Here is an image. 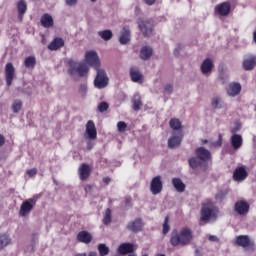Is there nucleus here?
Returning a JSON list of instances; mask_svg holds the SVG:
<instances>
[{
  "label": "nucleus",
  "mask_w": 256,
  "mask_h": 256,
  "mask_svg": "<svg viewBox=\"0 0 256 256\" xmlns=\"http://www.w3.org/2000/svg\"><path fill=\"white\" fill-rule=\"evenodd\" d=\"M193 239V230L189 227H183L180 231L173 229L169 241L172 247H187V245H191Z\"/></svg>",
  "instance_id": "f257e3e1"
},
{
  "label": "nucleus",
  "mask_w": 256,
  "mask_h": 256,
  "mask_svg": "<svg viewBox=\"0 0 256 256\" xmlns=\"http://www.w3.org/2000/svg\"><path fill=\"white\" fill-rule=\"evenodd\" d=\"M219 217V209L213 204V201L206 200L202 203L200 209V221L203 223H215Z\"/></svg>",
  "instance_id": "f03ea898"
},
{
  "label": "nucleus",
  "mask_w": 256,
  "mask_h": 256,
  "mask_svg": "<svg viewBox=\"0 0 256 256\" xmlns=\"http://www.w3.org/2000/svg\"><path fill=\"white\" fill-rule=\"evenodd\" d=\"M68 75L70 77H87L89 66L84 62H78L73 59L68 60Z\"/></svg>",
  "instance_id": "7ed1b4c3"
},
{
  "label": "nucleus",
  "mask_w": 256,
  "mask_h": 256,
  "mask_svg": "<svg viewBox=\"0 0 256 256\" xmlns=\"http://www.w3.org/2000/svg\"><path fill=\"white\" fill-rule=\"evenodd\" d=\"M96 77L94 79V87L96 89H105L109 85V76L105 69L96 68Z\"/></svg>",
  "instance_id": "20e7f679"
},
{
  "label": "nucleus",
  "mask_w": 256,
  "mask_h": 256,
  "mask_svg": "<svg viewBox=\"0 0 256 256\" xmlns=\"http://www.w3.org/2000/svg\"><path fill=\"white\" fill-rule=\"evenodd\" d=\"M39 200V196H34L33 198H30L26 201H24L19 210L20 217H27L31 211H33V208L35 205H37V201Z\"/></svg>",
  "instance_id": "39448f33"
},
{
  "label": "nucleus",
  "mask_w": 256,
  "mask_h": 256,
  "mask_svg": "<svg viewBox=\"0 0 256 256\" xmlns=\"http://www.w3.org/2000/svg\"><path fill=\"white\" fill-rule=\"evenodd\" d=\"M86 63L91 65L94 70L101 68V60L95 51H88L85 55Z\"/></svg>",
  "instance_id": "423d86ee"
},
{
  "label": "nucleus",
  "mask_w": 256,
  "mask_h": 256,
  "mask_svg": "<svg viewBox=\"0 0 256 256\" xmlns=\"http://www.w3.org/2000/svg\"><path fill=\"white\" fill-rule=\"evenodd\" d=\"M138 27L145 37L153 35V20H140L138 21Z\"/></svg>",
  "instance_id": "0eeeda50"
},
{
  "label": "nucleus",
  "mask_w": 256,
  "mask_h": 256,
  "mask_svg": "<svg viewBox=\"0 0 256 256\" xmlns=\"http://www.w3.org/2000/svg\"><path fill=\"white\" fill-rule=\"evenodd\" d=\"M5 79L7 87H11L13 79H15V66L11 62H8L5 66Z\"/></svg>",
  "instance_id": "6e6552de"
},
{
  "label": "nucleus",
  "mask_w": 256,
  "mask_h": 256,
  "mask_svg": "<svg viewBox=\"0 0 256 256\" xmlns=\"http://www.w3.org/2000/svg\"><path fill=\"white\" fill-rule=\"evenodd\" d=\"M195 155L203 163H207L208 161H211V159H212L211 151H209L208 149H206L203 146L195 149Z\"/></svg>",
  "instance_id": "1a4fd4ad"
},
{
  "label": "nucleus",
  "mask_w": 256,
  "mask_h": 256,
  "mask_svg": "<svg viewBox=\"0 0 256 256\" xmlns=\"http://www.w3.org/2000/svg\"><path fill=\"white\" fill-rule=\"evenodd\" d=\"M250 205L245 200H240L235 202L234 211L241 216L247 215L249 213Z\"/></svg>",
  "instance_id": "9d476101"
},
{
  "label": "nucleus",
  "mask_w": 256,
  "mask_h": 256,
  "mask_svg": "<svg viewBox=\"0 0 256 256\" xmlns=\"http://www.w3.org/2000/svg\"><path fill=\"white\" fill-rule=\"evenodd\" d=\"M150 191L152 195H159L163 191V182L161 181V176H156L152 179L150 183Z\"/></svg>",
  "instance_id": "9b49d317"
},
{
  "label": "nucleus",
  "mask_w": 256,
  "mask_h": 256,
  "mask_svg": "<svg viewBox=\"0 0 256 256\" xmlns=\"http://www.w3.org/2000/svg\"><path fill=\"white\" fill-rule=\"evenodd\" d=\"M182 141H183V131H178L174 133L173 136L168 139L169 149H175V147H179Z\"/></svg>",
  "instance_id": "f8f14e48"
},
{
  "label": "nucleus",
  "mask_w": 256,
  "mask_h": 256,
  "mask_svg": "<svg viewBox=\"0 0 256 256\" xmlns=\"http://www.w3.org/2000/svg\"><path fill=\"white\" fill-rule=\"evenodd\" d=\"M235 243L238 247H243L244 249H247V247H255V242L251 241L248 235L237 236Z\"/></svg>",
  "instance_id": "ddd939ff"
},
{
  "label": "nucleus",
  "mask_w": 256,
  "mask_h": 256,
  "mask_svg": "<svg viewBox=\"0 0 256 256\" xmlns=\"http://www.w3.org/2000/svg\"><path fill=\"white\" fill-rule=\"evenodd\" d=\"M216 13L221 15V17H227V15L231 12V3L229 2H223L221 4H218L215 7Z\"/></svg>",
  "instance_id": "4468645a"
},
{
  "label": "nucleus",
  "mask_w": 256,
  "mask_h": 256,
  "mask_svg": "<svg viewBox=\"0 0 256 256\" xmlns=\"http://www.w3.org/2000/svg\"><path fill=\"white\" fill-rule=\"evenodd\" d=\"M201 73H203L206 77H209V75L213 72V60L211 58H206L201 66Z\"/></svg>",
  "instance_id": "2eb2a0df"
},
{
  "label": "nucleus",
  "mask_w": 256,
  "mask_h": 256,
  "mask_svg": "<svg viewBox=\"0 0 256 256\" xmlns=\"http://www.w3.org/2000/svg\"><path fill=\"white\" fill-rule=\"evenodd\" d=\"M248 175L249 174L247 173L245 166H241L234 170L233 179L234 181H245Z\"/></svg>",
  "instance_id": "dca6fc26"
},
{
  "label": "nucleus",
  "mask_w": 256,
  "mask_h": 256,
  "mask_svg": "<svg viewBox=\"0 0 256 256\" xmlns=\"http://www.w3.org/2000/svg\"><path fill=\"white\" fill-rule=\"evenodd\" d=\"M131 41V30L129 26H124L120 32L119 43L121 45H127Z\"/></svg>",
  "instance_id": "f3484780"
},
{
  "label": "nucleus",
  "mask_w": 256,
  "mask_h": 256,
  "mask_svg": "<svg viewBox=\"0 0 256 256\" xmlns=\"http://www.w3.org/2000/svg\"><path fill=\"white\" fill-rule=\"evenodd\" d=\"M126 229H128V231H133V233H139V231L143 229V220L138 218L132 222H129Z\"/></svg>",
  "instance_id": "a211bd4d"
},
{
  "label": "nucleus",
  "mask_w": 256,
  "mask_h": 256,
  "mask_svg": "<svg viewBox=\"0 0 256 256\" xmlns=\"http://www.w3.org/2000/svg\"><path fill=\"white\" fill-rule=\"evenodd\" d=\"M242 67L244 71H253L256 67V56L251 55L248 58H245L242 62Z\"/></svg>",
  "instance_id": "6ab92c4d"
},
{
  "label": "nucleus",
  "mask_w": 256,
  "mask_h": 256,
  "mask_svg": "<svg viewBox=\"0 0 256 256\" xmlns=\"http://www.w3.org/2000/svg\"><path fill=\"white\" fill-rule=\"evenodd\" d=\"M241 93V84L237 82L230 83L227 87L229 97H237Z\"/></svg>",
  "instance_id": "aec40b11"
},
{
  "label": "nucleus",
  "mask_w": 256,
  "mask_h": 256,
  "mask_svg": "<svg viewBox=\"0 0 256 256\" xmlns=\"http://www.w3.org/2000/svg\"><path fill=\"white\" fill-rule=\"evenodd\" d=\"M40 23H41L42 27H44L45 29H51V27H53V25H55L53 16H51L50 14H47V13H45L41 16Z\"/></svg>",
  "instance_id": "412c9836"
},
{
  "label": "nucleus",
  "mask_w": 256,
  "mask_h": 256,
  "mask_svg": "<svg viewBox=\"0 0 256 256\" xmlns=\"http://www.w3.org/2000/svg\"><path fill=\"white\" fill-rule=\"evenodd\" d=\"M86 133L88 135V139H97V128H95V123L92 120H89L86 124Z\"/></svg>",
  "instance_id": "4be33fe9"
},
{
  "label": "nucleus",
  "mask_w": 256,
  "mask_h": 256,
  "mask_svg": "<svg viewBox=\"0 0 256 256\" xmlns=\"http://www.w3.org/2000/svg\"><path fill=\"white\" fill-rule=\"evenodd\" d=\"M79 175L81 181H85V179H89V175H91V167H89V164H82L79 169Z\"/></svg>",
  "instance_id": "5701e85b"
},
{
  "label": "nucleus",
  "mask_w": 256,
  "mask_h": 256,
  "mask_svg": "<svg viewBox=\"0 0 256 256\" xmlns=\"http://www.w3.org/2000/svg\"><path fill=\"white\" fill-rule=\"evenodd\" d=\"M17 11L19 21H23V15L27 13V1L20 0L17 2Z\"/></svg>",
  "instance_id": "b1692460"
},
{
  "label": "nucleus",
  "mask_w": 256,
  "mask_h": 256,
  "mask_svg": "<svg viewBox=\"0 0 256 256\" xmlns=\"http://www.w3.org/2000/svg\"><path fill=\"white\" fill-rule=\"evenodd\" d=\"M130 79L133 83H143V74L132 67L130 68Z\"/></svg>",
  "instance_id": "393cba45"
},
{
  "label": "nucleus",
  "mask_w": 256,
  "mask_h": 256,
  "mask_svg": "<svg viewBox=\"0 0 256 256\" xmlns=\"http://www.w3.org/2000/svg\"><path fill=\"white\" fill-rule=\"evenodd\" d=\"M153 55V48L151 46H144L140 50V59L143 61H149Z\"/></svg>",
  "instance_id": "a878e982"
},
{
  "label": "nucleus",
  "mask_w": 256,
  "mask_h": 256,
  "mask_svg": "<svg viewBox=\"0 0 256 256\" xmlns=\"http://www.w3.org/2000/svg\"><path fill=\"white\" fill-rule=\"evenodd\" d=\"M231 145L235 151H237L238 149H241L243 145V137H241V135L239 134L232 135Z\"/></svg>",
  "instance_id": "bb28decb"
},
{
  "label": "nucleus",
  "mask_w": 256,
  "mask_h": 256,
  "mask_svg": "<svg viewBox=\"0 0 256 256\" xmlns=\"http://www.w3.org/2000/svg\"><path fill=\"white\" fill-rule=\"evenodd\" d=\"M77 239L80 243H85L88 245V243H91L93 241V236L87 231H81L77 235Z\"/></svg>",
  "instance_id": "cd10ccee"
},
{
  "label": "nucleus",
  "mask_w": 256,
  "mask_h": 256,
  "mask_svg": "<svg viewBox=\"0 0 256 256\" xmlns=\"http://www.w3.org/2000/svg\"><path fill=\"white\" fill-rule=\"evenodd\" d=\"M134 249L135 246L133 244L124 243L118 247V253H120V255H127L129 253H133Z\"/></svg>",
  "instance_id": "c85d7f7f"
},
{
  "label": "nucleus",
  "mask_w": 256,
  "mask_h": 256,
  "mask_svg": "<svg viewBox=\"0 0 256 256\" xmlns=\"http://www.w3.org/2000/svg\"><path fill=\"white\" fill-rule=\"evenodd\" d=\"M61 47H65V41L63 40V38H55L48 45V49H50V51H57V49H61Z\"/></svg>",
  "instance_id": "c756f323"
},
{
  "label": "nucleus",
  "mask_w": 256,
  "mask_h": 256,
  "mask_svg": "<svg viewBox=\"0 0 256 256\" xmlns=\"http://www.w3.org/2000/svg\"><path fill=\"white\" fill-rule=\"evenodd\" d=\"M172 185L178 193H184L186 189V185L185 183H183V180H181V178H173Z\"/></svg>",
  "instance_id": "7c9ffc66"
},
{
  "label": "nucleus",
  "mask_w": 256,
  "mask_h": 256,
  "mask_svg": "<svg viewBox=\"0 0 256 256\" xmlns=\"http://www.w3.org/2000/svg\"><path fill=\"white\" fill-rule=\"evenodd\" d=\"M11 243L12 240L9 234L0 233V251H3V249H5V247H7L8 245H11Z\"/></svg>",
  "instance_id": "2f4dec72"
},
{
  "label": "nucleus",
  "mask_w": 256,
  "mask_h": 256,
  "mask_svg": "<svg viewBox=\"0 0 256 256\" xmlns=\"http://www.w3.org/2000/svg\"><path fill=\"white\" fill-rule=\"evenodd\" d=\"M131 101H132L133 111H140L141 107H143V101L141 100V95L135 94Z\"/></svg>",
  "instance_id": "473e14b6"
},
{
  "label": "nucleus",
  "mask_w": 256,
  "mask_h": 256,
  "mask_svg": "<svg viewBox=\"0 0 256 256\" xmlns=\"http://www.w3.org/2000/svg\"><path fill=\"white\" fill-rule=\"evenodd\" d=\"M211 105L213 109H225L227 104L223 101V99L216 97L212 99Z\"/></svg>",
  "instance_id": "72a5a7b5"
},
{
  "label": "nucleus",
  "mask_w": 256,
  "mask_h": 256,
  "mask_svg": "<svg viewBox=\"0 0 256 256\" xmlns=\"http://www.w3.org/2000/svg\"><path fill=\"white\" fill-rule=\"evenodd\" d=\"M188 163H189V167H191V169H199V167H201L203 165V162L197 156L191 157L190 159H188Z\"/></svg>",
  "instance_id": "f704fd0d"
},
{
  "label": "nucleus",
  "mask_w": 256,
  "mask_h": 256,
  "mask_svg": "<svg viewBox=\"0 0 256 256\" xmlns=\"http://www.w3.org/2000/svg\"><path fill=\"white\" fill-rule=\"evenodd\" d=\"M98 36H100L103 41H111V39H113V31L109 29L98 31Z\"/></svg>",
  "instance_id": "c9c22d12"
},
{
  "label": "nucleus",
  "mask_w": 256,
  "mask_h": 256,
  "mask_svg": "<svg viewBox=\"0 0 256 256\" xmlns=\"http://www.w3.org/2000/svg\"><path fill=\"white\" fill-rule=\"evenodd\" d=\"M37 63L35 56H28L24 60V65L26 69H33Z\"/></svg>",
  "instance_id": "e433bc0d"
},
{
  "label": "nucleus",
  "mask_w": 256,
  "mask_h": 256,
  "mask_svg": "<svg viewBox=\"0 0 256 256\" xmlns=\"http://www.w3.org/2000/svg\"><path fill=\"white\" fill-rule=\"evenodd\" d=\"M169 125H170L171 129H173V131H178L177 133H179V131H181V120L180 119L172 118L169 121Z\"/></svg>",
  "instance_id": "4c0bfd02"
},
{
  "label": "nucleus",
  "mask_w": 256,
  "mask_h": 256,
  "mask_svg": "<svg viewBox=\"0 0 256 256\" xmlns=\"http://www.w3.org/2000/svg\"><path fill=\"white\" fill-rule=\"evenodd\" d=\"M109 251L110 249L108 248L107 244L105 243L98 244L99 256H107L109 255Z\"/></svg>",
  "instance_id": "58836bf2"
},
{
  "label": "nucleus",
  "mask_w": 256,
  "mask_h": 256,
  "mask_svg": "<svg viewBox=\"0 0 256 256\" xmlns=\"http://www.w3.org/2000/svg\"><path fill=\"white\" fill-rule=\"evenodd\" d=\"M23 107V102L21 100H14L12 104L13 113H19Z\"/></svg>",
  "instance_id": "ea45409f"
},
{
  "label": "nucleus",
  "mask_w": 256,
  "mask_h": 256,
  "mask_svg": "<svg viewBox=\"0 0 256 256\" xmlns=\"http://www.w3.org/2000/svg\"><path fill=\"white\" fill-rule=\"evenodd\" d=\"M102 222L103 225H111V210L109 208L106 209Z\"/></svg>",
  "instance_id": "a19ab883"
},
{
  "label": "nucleus",
  "mask_w": 256,
  "mask_h": 256,
  "mask_svg": "<svg viewBox=\"0 0 256 256\" xmlns=\"http://www.w3.org/2000/svg\"><path fill=\"white\" fill-rule=\"evenodd\" d=\"M88 87L87 84L83 83L79 85L78 93L81 97H87Z\"/></svg>",
  "instance_id": "79ce46f5"
},
{
  "label": "nucleus",
  "mask_w": 256,
  "mask_h": 256,
  "mask_svg": "<svg viewBox=\"0 0 256 256\" xmlns=\"http://www.w3.org/2000/svg\"><path fill=\"white\" fill-rule=\"evenodd\" d=\"M170 229H171V226H169V216H166L164 219L163 229H162L163 235H167Z\"/></svg>",
  "instance_id": "37998d69"
},
{
  "label": "nucleus",
  "mask_w": 256,
  "mask_h": 256,
  "mask_svg": "<svg viewBox=\"0 0 256 256\" xmlns=\"http://www.w3.org/2000/svg\"><path fill=\"white\" fill-rule=\"evenodd\" d=\"M107 109H109V104L105 101L101 102L98 105V111L99 113H105V111H107Z\"/></svg>",
  "instance_id": "c03bdc74"
},
{
  "label": "nucleus",
  "mask_w": 256,
  "mask_h": 256,
  "mask_svg": "<svg viewBox=\"0 0 256 256\" xmlns=\"http://www.w3.org/2000/svg\"><path fill=\"white\" fill-rule=\"evenodd\" d=\"M117 128L120 133H123L127 129V123L120 121L117 123Z\"/></svg>",
  "instance_id": "a18cd8bd"
},
{
  "label": "nucleus",
  "mask_w": 256,
  "mask_h": 256,
  "mask_svg": "<svg viewBox=\"0 0 256 256\" xmlns=\"http://www.w3.org/2000/svg\"><path fill=\"white\" fill-rule=\"evenodd\" d=\"M219 79L223 83V85L224 83H227L228 76L227 74H225V72H223V70H219Z\"/></svg>",
  "instance_id": "49530a36"
},
{
  "label": "nucleus",
  "mask_w": 256,
  "mask_h": 256,
  "mask_svg": "<svg viewBox=\"0 0 256 256\" xmlns=\"http://www.w3.org/2000/svg\"><path fill=\"white\" fill-rule=\"evenodd\" d=\"M213 147H221L223 145V135H218V140L212 143Z\"/></svg>",
  "instance_id": "de8ad7c7"
},
{
  "label": "nucleus",
  "mask_w": 256,
  "mask_h": 256,
  "mask_svg": "<svg viewBox=\"0 0 256 256\" xmlns=\"http://www.w3.org/2000/svg\"><path fill=\"white\" fill-rule=\"evenodd\" d=\"M182 49H183V45L182 44H177L175 49H174V55L176 57H179V54L181 53Z\"/></svg>",
  "instance_id": "09e8293b"
},
{
  "label": "nucleus",
  "mask_w": 256,
  "mask_h": 256,
  "mask_svg": "<svg viewBox=\"0 0 256 256\" xmlns=\"http://www.w3.org/2000/svg\"><path fill=\"white\" fill-rule=\"evenodd\" d=\"M164 91L168 93V95H171L173 93V84H166L164 86Z\"/></svg>",
  "instance_id": "8fccbe9b"
},
{
  "label": "nucleus",
  "mask_w": 256,
  "mask_h": 256,
  "mask_svg": "<svg viewBox=\"0 0 256 256\" xmlns=\"http://www.w3.org/2000/svg\"><path fill=\"white\" fill-rule=\"evenodd\" d=\"M215 199H216V201H223V199H225V192L219 191V192L215 195Z\"/></svg>",
  "instance_id": "3c124183"
},
{
  "label": "nucleus",
  "mask_w": 256,
  "mask_h": 256,
  "mask_svg": "<svg viewBox=\"0 0 256 256\" xmlns=\"http://www.w3.org/2000/svg\"><path fill=\"white\" fill-rule=\"evenodd\" d=\"M125 207H126V209H131V207H133V203H131L130 196L125 197Z\"/></svg>",
  "instance_id": "603ef678"
},
{
  "label": "nucleus",
  "mask_w": 256,
  "mask_h": 256,
  "mask_svg": "<svg viewBox=\"0 0 256 256\" xmlns=\"http://www.w3.org/2000/svg\"><path fill=\"white\" fill-rule=\"evenodd\" d=\"M241 131V123L235 122L234 127L231 129V133H237Z\"/></svg>",
  "instance_id": "864d4df0"
},
{
  "label": "nucleus",
  "mask_w": 256,
  "mask_h": 256,
  "mask_svg": "<svg viewBox=\"0 0 256 256\" xmlns=\"http://www.w3.org/2000/svg\"><path fill=\"white\" fill-rule=\"evenodd\" d=\"M26 173H27V175H29V177H35L37 175V168L27 170Z\"/></svg>",
  "instance_id": "5fc2aeb1"
},
{
  "label": "nucleus",
  "mask_w": 256,
  "mask_h": 256,
  "mask_svg": "<svg viewBox=\"0 0 256 256\" xmlns=\"http://www.w3.org/2000/svg\"><path fill=\"white\" fill-rule=\"evenodd\" d=\"M208 239L212 243H219V237H217L216 235H210Z\"/></svg>",
  "instance_id": "6e6d98bb"
},
{
  "label": "nucleus",
  "mask_w": 256,
  "mask_h": 256,
  "mask_svg": "<svg viewBox=\"0 0 256 256\" xmlns=\"http://www.w3.org/2000/svg\"><path fill=\"white\" fill-rule=\"evenodd\" d=\"M65 3L68 7H73V5H77V0H65Z\"/></svg>",
  "instance_id": "4d7b16f0"
},
{
  "label": "nucleus",
  "mask_w": 256,
  "mask_h": 256,
  "mask_svg": "<svg viewBox=\"0 0 256 256\" xmlns=\"http://www.w3.org/2000/svg\"><path fill=\"white\" fill-rule=\"evenodd\" d=\"M195 256H203V248H196Z\"/></svg>",
  "instance_id": "13d9d810"
},
{
  "label": "nucleus",
  "mask_w": 256,
  "mask_h": 256,
  "mask_svg": "<svg viewBox=\"0 0 256 256\" xmlns=\"http://www.w3.org/2000/svg\"><path fill=\"white\" fill-rule=\"evenodd\" d=\"M5 145V136L3 134H0V147H3Z\"/></svg>",
  "instance_id": "bf43d9fd"
},
{
  "label": "nucleus",
  "mask_w": 256,
  "mask_h": 256,
  "mask_svg": "<svg viewBox=\"0 0 256 256\" xmlns=\"http://www.w3.org/2000/svg\"><path fill=\"white\" fill-rule=\"evenodd\" d=\"M155 1L156 0H144V3H146V5H155Z\"/></svg>",
  "instance_id": "052dcab7"
},
{
  "label": "nucleus",
  "mask_w": 256,
  "mask_h": 256,
  "mask_svg": "<svg viewBox=\"0 0 256 256\" xmlns=\"http://www.w3.org/2000/svg\"><path fill=\"white\" fill-rule=\"evenodd\" d=\"M103 181H104V183H106V185H109V183H111V178L110 177H104Z\"/></svg>",
  "instance_id": "680f3d73"
},
{
  "label": "nucleus",
  "mask_w": 256,
  "mask_h": 256,
  "mask_svg": "<svg viewBox=\"0 0 256 256\" xmlns=\"http://www.w3.org/2000/svg\"><path fill=\"white\" fill-rule=\"evenodd\" d=\"M87 149L88 151H91L93 149V144H91V142H88Z\"/></svg>",
  "instance_id": "e2e57ef3"
},
{
  "label": "nucleus",
  "mask_w": 256,
  "mask_h": 256,
  "mask_svg": "<svg viewBox=\"0 0 256 256\" xmlns=\"http://www.w3.org/2000/svg\"><path fill=\"white\" fill-rule=\"evenodd\" d=\"M201 143H202V145H207V143H209V140H207V139H202V140H201Z\"/></svg>",
  "instance_id": "0e129e2a"
},
{
  "label": "nucleus",
  "mask_w": 256,
  "mask_h": 256,
  "mask_svg": "<svg viewBox=\"0 0 256 256\" xmlns=\"http://www.w3.org/2000/svg\"><path fill=\"white\" fill-rule=\"evenodd\" d=\"M74 256H87V253H77Z\"/></svg>",
  "instance_id": "69168bd1"
},
{
  "label": "nucleus",
  "mask_w": 256,
  "mask_h": 256,
  "mask_svg": "<svg viewBox=\"0 0 256 256\" xmlns=\"http://www.w3.org/2000/svg\"><path fill=\"white\" fill-rule=\"evenodd\" d=\"M92 3H96L97 0H90Z\"/></svg>",
  "instance_id": "338daca9"
},
{
  "label": "nucleus",
  "mask_w": 256,
  "mask_h": 256,
  "mask_svg": "<svg viewBox=\"0 0 256 256\" xmlns=\"http://www.w3.org/2000/svg\"><path fill=\"white\" fill-rule=\"evenodd\" d=\"M157 256H166L165 254H159V255H157Z\"/></svg>",
  "instance_id": "774afa93"
}]
</instances>
